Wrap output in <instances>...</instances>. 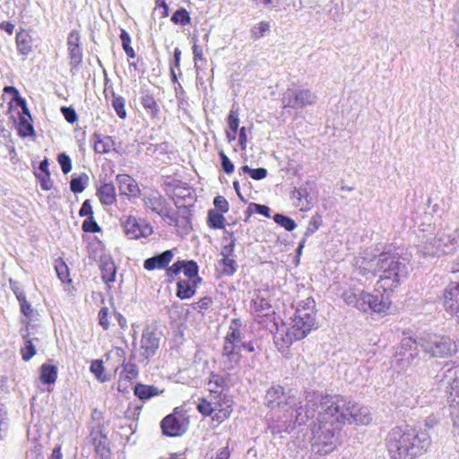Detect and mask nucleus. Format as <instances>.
Instances as JSON below:
<instances>
[{
	"label": "nucleus",
	"mask_w": 459,
	"mask_h": 459,
	"mask_svg": "<svg viewBox=\"0 0 459 459\" xmlns=\"http://www.w3.org/2000/svg\"><path fill=\"white\" fill-rule=\"evenodd\" d=\"M160 427L164 435L169 437H177L184 433L182 422L174 415L166 416L160 422Z\"/></svg>",
	"instance_id": "2eb2a0df"
},
{
	"label": "nucleus",
	"mask_w": 459,
	"mask_h": 459,
	"mask_svg": "<svg viewBox=\"0 0 459 459\" xmlns=\"http://www.w3.org/2000/svg\"><path fill=\"white\" fill-rule=\"evenodd\" d=\"M79 215L81 217H86V218H90V217L93 216L92 206H91V201L89 199L85 200L82 203V204L80 208V211H79Z\"/></svg>",
	"instance_id": "bf43d9fd"
},
{
	"label": "nucleus",
	"mask_w": 459,
	"mask_h": 459,
	"mask_svg": "<svg viewBox=\"0 0 459 459\" xmlns=\"http://www.w3.org/2000/svg\"><path fill=\"white\" fill-rule=\"evenodd\" d=\"M235 239H231L230 244L223 247L221 250L222 257L231 256L234 251Z\"/></svg>",
	"instance_id": "338daca9"
},
{
	"label": "nucleus",
	"mask_w": 459,
	"mask_h": 459,
	"mask_svg": "<svg viewBox=\"0 0 459 459\" xmlns=\"http://www.w3.org/2000/svg\"><path fill=\"white\" fill-rule=\"evenodd\" d=\"M21 311L26 316L30 317L33 312L31 305L26 300L22 299V302L20 303Z\"/></svg>",
	"instance_id": "0e129e2a"
},
{
	"label": "nucleus",
	"mask_w": 459,
	"mask_h": 459,
	"mask_svg": "<svg viewBox=\"0 0 459 459\" xmlns=\"http://www.w3.org/2000/svg\"><path fill=\"white\" fill-rule=\"evenodd\" d=\"M89 178L85 173H82L78 177L73 178L70 182V189L74 194L82 193L88 183Z\"/></svg>",
	"instance_id": "c85d7f7f"
},
{
	"label": "nucleus",
	"mask_w": 459,
	"mask_h": 459,
	"mask_svg": "<svg viewBox=\"0 0 459 459\" xmlns=\"http://www.w3.org/2000/svg\"><path fill=\"white\" fill-rule=\"evenodd\" d=\"M100 272L101 278L107 285L116 281L117 267L111 259L101 260Z\"/></svg>",
	"instance_id": "4be33fe9"
},
{
	"label": "nucleus",
	"mask_w": 459,
	"mask_h": 459,
	"mask_svg": "<svg viewBox=\"0 0 459 459\" xmlns=\"http://www.w3.org/2000/svg\"><path fill=\"white\" fill-rule=\"evenodd\" d=\"M116 181L121 195L135 197L140 193L137 182L127 174L117 175Z\"/></svg>",
	"instance_id": "4468645a"
},
{
	"label": "nucleus",
	"mask_w": 459,
	"mask_h": 459,
	"mask_svg": "<svg viewBox=\"0 0 459 459\" xmlns=\"http://www.w3.org/2000/svg\"><path fill=\"white\" fill-rule=\"evenodd\" d=\"M444 306L450 314L459 311V282L451 281L444 290Z\"/></svg>",
	"instance_id": "f8f14e48"
},
{
	"label": "nucleus",
	"mask_w": 459,
	"mask_h": 459,
	"mask_svg": "<svg viewBox=\"0 0 459 459\" xmlns=\"http://www.w3.org/2000/svg\"><path fill=\"white\" fill-rule=\"evenodd\" d=\"M316 96L308 90H299L294 93L293 108H304L315 102Z\"/></svg>",
	"instance_id": "b1692460"
},
{
	"label": "nucleus",
	"mask_w": 459,
	"mask_h": 459,
	"mask_svg": "<svg viewBox=\"0 0 459 459\" xmlns=\"http://www.w3.org/2000/svg\"><path fill=\"white\" fill-rule=\"evenodd\" d=\"M173 256L174 254L172 250H166L144 260L143 268L147 271L165 269L171 262Z\"/></svg>",
	"instance_id": "ddd939ff"
},
{
	"label": "nucleus",
	"mask_w": 459,
	"mask_h": 459,
	"mask_svg": "<svg viewBox=\"0 0 459 459\" xmlns=\"http://www.w3.org/2000/svg\"><path fill=\"white\" fill-rule=\"evenodd\" d=\"M321 422L328 425H340L346 423L356 425H368L372 421L369 410L341 394H324L319 399Z\"/></svg>",
	"instance_id": "f03ea898"
},
{
	"label": "nucleus",
	"mask_w": 459,
	"mask_h": 459,
	"mask_svg": "<svg viewBox=\"0 0 459 459\" xmlns=\"http://www.w3.org/2000/svg\"><path fill=\"white\" fill-rule=\"evenodd\" d=\"M317 198V191L315 185L307 181L296 187L291 194L292 204L301 212L312 209Z\"/></svg>",
	"instance_id": "1a4fd4ad"
},
{
	"label": "nucleus",
	"mask_w": 459,
	"mask_h": 459,
	"mask_svg": "<svg viewBox=\"0 0 459 459\" xmlns=\"http://www.w3.org/2000/svg\"><path fill=\"white\" fill-rule=\"evenodd\" d=\"M57 377V368L55 365L42 364L40 367V381L45 385L54 384Z\"/></svg>",
	"instance_id": "393cba45"
},
{
	"label": "nucleus",
	"mask_w": 459,
	"mask_h": 459,
	"mask_svg": "<svg viewBox=\"0 0 459 459\" xmlns=\"http://www.w3.org/2000/svg\"><path fill=\"white\" fill-rule=\"evenodd\" d=\"M241 169L255 180H262L267 176V169L264 168L251 169L249 166L244 165L241 167Z\"/></svg>",
	"instance_id": "58836bf2"
},
{
	"label": "nucleus",
	"mask_w": 459,
	"mask_h": 459,
	"mask_svg": "<svg viewBox=\"0 0 459 459\" xmlns=\"http://www.w3.org/2000/svg\"><path fill=\"white\" fill-rule=\"evenodd\" d=\"M285 335H287V333H285L283 330L277 329L273 338L275 346L282 354H284L287 351V346L284 340Z\"/></svg>",
	"instance_id": "49530a36"
},
{
	"label": "nucleus",
	"mask_w": 459,
	"mask_h": 459,
	"mask_svg": "<svg viewBox=\"0 0 459 459\" xmlns=\"http://www.w3.org/2000/svg\"><path fill=\"white\" fill-rule=\"evenodd\" d=\"M171 22L175 24L185 26L190 23L191 18L185 8H179L172 14Z\"/></svg>",
	"instance_id": "f704fd0d"
},
{
	"label": "nucleus",
	"mask_w": 459,
	"mask_h": 459,
	"mask_svg": "<svg viewBox=\"0 0 459 459\" xmlns=\"http://www.w3.org/2000/svg\"><path fill=\"white\" fill-rule=\"evenodd\" d=\"M316 302L311 297L306 298L297 305L296 312L291 319L289 329L290 341H299L305 338L316 325Z\"/></svg>",
	"instance_id": "39448f33"
},
{
	"label": "nucleus",
	"mask_w": 459,
	"mask_h": 459,
	"mask_svg": "<svg viewBox=\"0 0 459 459\" xmlns=\"http://www.w3.org/2000/svg\"><path fill=\"white\" fill-rule=\"evenodd\" d=\"M108 308L104 307L99 311V324L102 326L104 330H108L109 328V322L108 319Z\"/></svg>",
	"instance_id": "4d7b16f0"
},
{
	"label": "nucleus",
	"mask_w": 459,
	"mask_h": 459,
	"mask_svg": "<svg viewBox=\"0 0 459 459\" xmlns=\"http://www.w3.org/2000/svg\"><path fill=\"white\" fill-rule=\"evenodd\" d=\"M140 103L143 108L145 113L152 119H155L159 117L160 113V107L157 100H155L154 96L151 94L148 91H142Z\"/></svg>",
	"instance_id": "a211bd4d"
},
{
	"label": "nucleus",
	"mask_w": 459,
	"mask_h": 459,
	"mask_svg": "<svg viewBox=\"0 0 459 459\" xmlns=\"http://www.w3.org/2000/svg\"><path fill=\"white\" fill-rule=\"evenodd\" d=\"M162 220L167 222L169 225H175L178 226V217L172 212V208L168 205L165 209H163L162 212L159 214Z\"/></svg>",
	"instance_id": "79ce46f5"
},
{
	"label": "nucleus",
	"mask_w": 459,
	"mask_h": 459,
	"mask_svg": "<svg viewBox=\"0 0 459 459\" xmlns=\"http://www.w3.org/2000/svg\"><path fill=\"white\" fill-rule=\"evenodd\" d=\"M340 428H333L327 422L319 421L318 428L313 431L311 439L312 451L319 455H326L333 452L339 445Z\"/></svg>",
	"instance_id": "0eeeda50"
},
{
	"label": "nucleus",
	"mask_w": 459,
	"mask_h": 459,
	"mask_svg": "<svg viewBox=\"0 0 459 459\" xmlns=\"http://www.w3.org/2000/svg\"><path fill=\"white\" fill-rule=\"evenodd\" d=\"M450 389L449 402L451 406L459 405V380H453Z\"/></svg>",
	"instance_id": "a18cd8bd"
},
{
	"label": "nucleus",
	"mask_w": 459,
	"mask_h": 459,
	"mask_svg": "<svg viewBox=\"0 0 459 459\" xmlns=\"http://www.w3.org/2000/svg\"><path fill=\"white\" fill-rule=\"evenodd\" d=\"M119 37L121 39L122 48H123L124 51L126 52V56L130 58L135 57V52L130 45L131 44V37L128 34V32L126 31L125 30H122Z\"/></svg>",
	"instance_id": "4c0bfd02"
},
{
	"label": "nucleus",
	"mask_w": 459,
	"mask_h": 459,
	"mask_svg": "<svg viewBox=\"0 0 459 459\" xmlns=\"http://www.w3.org/2000/svg\"><path fill=\"white\" fill-rule=\"evenodd\" d=\"M125 106L126 100L122 96L113 93L112 107L114 108L117 117L121 119H125L126 117V110Z\"/></svg>",
	"instance_id": "473e14b6"
},
{
	"label": "nucleus",
	"mask_w": 459,
	"mask_h": 459,
	"mask_svg": "<svg viewBox=\"0 0 459 459\" xmlns=\"http://www.w3.org/2000/svg\"><path fill=\"white\" fill-rule=\"evenodd\" d=\"M270 23L268 22H260L259 23L255 24L251 29V39L253 40H257L260 38L264 37L266 32L270 30Z\"/></svg>",
	"instance_id": "2f4dec72"
},
{
	"label": "nucleus",
	"mask_w": 459,
	"mask_h": 459,
	"mask_svg": "<svg viewBox=\"0 0 459 459\" xmlns=\"http://www.w3.org/2000/svg\"><path fill=\"white\" fill-rule=\"evenodd\" d=\"M221 403L218 399L211 396V400L208 401L205 398H200L197 403L198 411L204 416H210L214 411L219 410L220 412L223 413V417L227 418L230 415L228 409H221Z\"/></svg>",
	"instance_id": "f3484780"
},
{
	"label": "nucleus",
	"mask_w": 459,
	"mask_h": 459,
	"mask_svg": "<svg viewBox=\"0 0 459 459\" xmlns=\"http://www.w3.org/2000/svg\"><path fill=\"white\" fill-rule=\"evenodd\" d=\"M17 50L20 54L27 56L31 51L30 40L28 35L18 33L16 36Z\"/></svg>",
	"instance_id": "c756f323"
},
{
	"label": "nucleus",
	"mask_w": 459,
	"mask_h": 459,
	"mask_svg": "<svg viewBox=\"0 0 459 459\" xmlns=\"http://www.w3.org/2000/svg\"><path fill=\"white\" fill-rule=\"evenodd\" d=\"M224 217L221 212L218 211L210 210L208 212V225L212 229L224 228Z\"/></svg>",
	"instance_id": "7c9ffc66"
},
{
	"label": "nucleus",
	"mask_w": 459,
	"mask_h": 459,
	"mask_svg": "<svg viewBox=\"0 0 459 459\" xmlns=\"http://www.w3.org/2000/svg\"><path fill=\"white\" fill-rule=\"evenodd\" d=\"M195 293V286L189 280H180L177 283V297L180 299H186L193 297Z\"/></svg>",
	"instance_id": "bb28decb"
},
{
	"label": "nucleus",
	"mask_w": 459,
	"mask_h": 459,
	"mask_svg": "<svg viewBox=\"0 0 459 459\" xmlns=\"http://www.w3.org/2000/svg\"><path fill=\"white\" fill-rule=\"evenodd\" d=\"M182 271L184 274L188 278L192 279L193 276H196L199 271L197 263L194 260H181Z\"/></svg>",
	"instance_id": "e433bc0d"
},
{
	"label": "nucleus",
	"mask_w": 459,
	"mask_h": 459,
	"mask_svg": "<svg viewBox=\"0 0 459 459\" xmlns=\"http://www.w3.org/2000/svg\"><path fill=\"white\" fill-rule=\"evenodd\" d=\"M221 262L224 265L223 273L228 275H232L237 270V263L230 256L222 257Z\"/></svg>",
	"instance_id": "09e8293b"
},
{
	"label": "nucleus",
	"mask_w": 459,
	"mask_h": 459,
	"mask_svg": "<svg viewBox=\"0 0 459 459\" xmlns=\"http://www.w3.org/2000/svg\"><path fill=\"white\" fill-rule=\"evenodd\" d=\"M21 354L23 360H30L36 354V348L30 339H25L24 346L21 349Z\"/></svg>",
	"instance_id": "a19ab883"
},
{
	"label": "nucleus",
	"mask_w": 459,
	"mask_h": 459,
	"mask_svg": "<svg viewBox=\"0 0 459 459\" xmlns=\"http://www.w3.org/2000/svg\"><path fill=\"white\" fill-rule=\"evenodd\" d=\"M61 112L65 117V119L70 123L74 124L75 121H77V114L75 112V109L72 107H63L61 108Z\"/></svg>",
	"instance_id": "3c124183"
},
{
	"label": "nucleus",
	"mask_w": 459,
	"mask_h": 459,
	"mask_svg": "<svg viewBox=\"0 0 459 459\" xmlns=\"http://www.w3.org/2000/svg\"><path fill=\"white\" fill-rule=\"evenodd\" d=\"M212 304V298L210 297H204L202 298L198 302H197V306H198V308L202 311V310H207L208 308L211 307Z\"/></svg>",
	"instance_id": "69168bd1"
},
{
	"label": "nucleus",
	"mask_w": 459,
	"mask_h": 459,
	"mask_svg": "<svg viewBox=\"0 0 459 459\" xmlns=\"http://www.w3.org/2000/svg\"><path fill=\"white\" fill-rule=\"evenodd\" d=\"M376 270L379 273V277L375 291L383 294L393 293L408 274L405 264L400 261V256L393 252L391 247L380 253L376 263Z\"/></svg>",
	"instance_id": "7ed1b4c3"
},
{
	"label": "nucleus",
	"mask_w": 459,
	"mask_h": 459,
	"mask_svg": "<svg viewBox=\"0 0 459 459\" xmlns=\"http://www.w3.org/2000/svg\"><path fill=\"white\" fill-rule=\"evenodd\" d=\"M58 278L65 282L68 279V267L64 262H57L55 265Z\"/></svg>",
	"instance_id": "5fc2aeb1"
},
{
	"label": "nucleus",
	"mask_w": 459,
	"mask_h": 459,
	"mask_svg": "<svg viewBox=\"0 0 459 459\" xmlns=\"http://www.w3.org/2000/svg\"><path fill=\"white\" fill-rule=\"evenodd\" d=\"M57 161L61 166V169L64 174H67L72 169V160L70 157L65 152L59 153L57 156Z\"/></svg>",
	"instance_id": "de8ad7c7"
},
{
	"label": "nucleus",
	"mask_w": 459,
	"mask_h": 459,
	"mask_svg": "<svg viewBox=\"0 0 459 459\" xmlns=\"http://www.w3.org/2000/svg\"><path fill=\"white\" fill-rule=\"evenodd\" d=\"M163 391H160L157 387L153 385H143L138 383L134 385V394L140 400H148L153 396L161 394Z\"/></svg>",
	"instance_id": "5701e85b"
},
{
	"label": "nucleus",
	"mask_w": 459,
	"mask_h": 459,
	"mask_svg": "<svg viewBox=\"0 0 459 459\" xmlns=\"http://www.w3.org/2000/svg\"><path fill=\"white\" fill-rule=\"evenodd\" d=\"M213 204L219 212L225 213L229 211V203L221 195H218L214 198Z\"/></svg>",
	"instance_id": "864d4df0"
},
{
	"label": "nucleus",
	"mask_w": 459,
	"mask_h": 459,
	"mask_svg": "<svg viewBox=\"0 0 459 459\" xmlns=\"http://www.w3.org/2000/svg\"><path fill=\"white\" fill-rule=\"evenodd\" d=\"M143 205L147 210L157 213L162 212L169 204L166 199L159 192H152L143 198Z\"/></svg>",
	"instance_id": "dca6fc26"
},
{
	"label": "nucleus",
	"mask_w": 459,
	"mask_h": 459,
	"mask_svg": "<svg viewBox=\"0 0 459 459\" xmlns=\"http://www.w3.org/2000/svg\"><path fill=\"white\" fill-rule=\"evenodd\" d=\"M424 351L433 358L447 359L458 351L456 342L449 336H434L432 339L425 340L422 343Z\"/></svg>",
	"instance_id": "6e6552de"
},
{
	"label": "nucleus",
	"mask_w": 459,
	"mask_h": 459,
	"mask_svg": "<svg viewBox=\"0 0 459 459\" xmlns=\"http://www.w3.org/2000/svg\"><path fill=\"white\" fill-rule=\"evenodd\" d=\"M71 68H75L82 60V50L80 46L68 47Z\"/></svg>",
	"instance_id": "c9c22d12"
},
{
	"label": "nucleus",
	"mask_w": 459,
	"mask_h": 459,
	"mask_svg": "<svg viewBox=\"0 0 459 459\" xmlns=\"http://www.w3.org/2000/svg\"><path fill=\"white\" fill-rule=\"evenodd\" d=\"M208 385L210 386V395L215 399H220L221 394L216 388H223L226 385L225 377L221 375L212 374Z\"/></svg>",
	"instance_id": "cd10ccee"
},
{
	"label": "nucleus",
	"mask_w": 459,
	"mask_h": 459,
	"mask_svg": "<svg viewBox=\"0 0 459 459\" xmlns=\"http://www.w3.org/2000/svg\"><path fill=\"white\" fill-rule=\"evenodd\" d=\"M250 206H253L255 208V212L261 214V215H264L267 218L270 217V208L266 205H264V204H251Z\"/></svg>",
	"instance_id": "e2e57ef3"
},
{
	"label": "nucleus",
	"mask_w": 459,
	"mask_h": 459,
	"mask_svg": "<svg viewBox=\"0 0 459 459\" xmlns=\"http://www.w3.org/2000/svg\"><path fill=\"white\" fill-rule=\"evenodd\" d=\"M385 445L391 459H416L428 452L431 437L426 429L404 424L388 431Z\"/></svg>",
	"instance_id": "f257e3e1"
},
{
	"label": "nucleus",
	"mask_w": 459,
	"mask_h": 459,
	"mask_svg": "<svg viewBox=\"0 0 459 459\" xmlns=\"http://www.w3.org/2000/svg\"><path fill=\"white\" fill-rule=\"evenodd\" d=\"M94 151L100 154H105L109 152L115 145L111 136H102L100 134H94Z\"/></svg>",
	"instance_id": "412c9836"
},
{
	"label": "nucleus",
	"mask_w": 459,
	"mask_h": 459,
	"mask_svg": "<svg viewBox=\"0 0 459 459\" xmlns=\"http://www.w3.org/2000/svg\"><path fill=\"white\" fill-rule=\"evenodd\" d=\"M67 46H80V33L78 30H74L69 33L67 38Z\"/></svg>",
	"instance_id": "680f3d73"
},
{
	"label": "nucleus",
	"mask_w": 459,
	"mask_h": 459,
	"mask_svg": "<svg viewBox=\"0 0 459 459\" xmlns=\"http://www.w3.org/2000/svg\"><path fill=\"white\" fill-rule=\"evenodd\" d=\"M374 294L372 292L350 287L343 290L342 298L346 305L365 314H376L381 317L391 314L393 301L390 294Z\"/></svg>",
	"instance_id": "20e7f679"
},
{
	"label": "nucleus",
	"mask_w": 459,
	"mask_h": 459,
	"mask_svg": "<svg viewBox=\"0 0 459 459\" xmlns=\"http://www.w3.org/2000/svg\"><path fill=\"white\" fill-rule=\"evenodd\" d=\"M8 426V418L7 412L4 408V405L0 403V438L3 439L4 437L2 435V431H5Z\"/></svg>",
	"instance_id": "603ef678"
},
{
	"label": "nucleus",
	"mask_w": 459,
	"mask_h": 459,
	"mask_svg": "<svg viewBox=\"0 0 459 459\" xmlns=\"http://www.w3.org/2000/svg\"><path fill=\"white\" fill-rule=\"evenodd\" d=\"M19 134L25 137L34 134L33 126L30 123L29 119L24 116L20 117L19 121Z\"/></svg>",
	"instance_id": "ea45409f"
},
{
	"label": "nucleus",
	"mask_w": 459,
	"mask_h": 459,
	"mask_svg": "<svg viewBox=\"0 0 459 459\" xmlns=\"http://www.w3.org/2000/svg\"><path fill=\"white\" fill-rule=\"evenodd\" d=\"M97 195L103 205H111L117 200L116 189L113 183H102L98 187Z\"/></svg>",
	"instance_id": "aec40b11"
},
{
	"label": "nucleus",
	"mask_w": 459,
	"mask_h": 459,
	"mask_svg": "<svg viewBox=\"0 0 459 459\" xmlns=\"http://www.w3.org/2000/svg\"><path fill=\"white\" fill-rule=\"evenodd\" d=\"M219 156L221 160V168L223 171L227 174H231L234 171L235 166L230 160V158L224 153V152H220Z\"/></svg>",
	"instance_id": "8fccbe9b"
},
{
	"label": "nucleus",
	"mask_w": 459,
	"mask_h": 459,
	"mask_svg": "<svg viewBox=\"0 0 459 459\" xmlns=\"http://www.w3.org/2000/svg\"><path fill=\"white\" fill-rule=\"evenodd\" d=\"M182 267L181 260H178L171 266H167L166 273L169 278L173 279L175 276L180 273Z\"/></svg>",
	"instance_id": "13d9d810"
},
{
	"label": "nucleus",
	"mask_w": 459,
	"mask_h": 459,
	"mask_svg": "<svg viewBox=\"0 0 459 459\" xmlns=\"http://www.w3.org/2000/svg\"><path fill=\"white\" fill-rule=\"evenodd\" d=\"M238 123H239V120H238V114L235 111L230 110V112L228 116V125H229L230 129L232 131V136H230V134H228V137L235 138V135L238 129Z\"/></svg>",
	"instance_id": "37998d69"
},
{
	"label": "nucleus",
	"mask_w": 459,
	"mask_h": 459,
	"mask_svg": "<svg viewBox=\"0 0 459 459\" xmlns=\"http://www.w3.org/2000/svg\"><path fill=\"white\" fill-rule=\"evenodd\" d=\"M82 229L85 232L96 233L101 230L100 227L98 225L94 217L86 218L82 225Z\"/></svg>",
	"instance_id": "c03bdc74"
},
{
	"label": "nucleus",
	"mask_w": 459,
	"mask_h": 459,
	"mask_svg": "<svg viewBox=\"0 0 459 459\" xmlns=\"http://www.w3.org/2000/svg\"><path fill=\"white\" fill-rule=\"evenodd\" d=\"M120 224L123 227L125 235L129 239L147 238L153 232L152 227L149 223L133 215H123L120 218Z\"/></svg>",
	"instance_id": "9d476101"
},
{
	"label": "nucleus",
	"mask_w": 459,
	"mask_h": 459,
	"mask_svg": "<svg viewBox=\"0 0 459 459\" xmlns=\"http://www.w3.org/2000/svg\"><path fill=\"white\" fill-rule=\"evenodd\" d=\"M241 321L232 319L226 336L224 337L221 364L226 370L236 368L241 359Z\"/></svg>",
	"instance_id": "423d86ee"
},
{
	"label": "nucleus",
	"mask_w": 459,
	"mask_h": 459,
	"mask_svg": "<svg viewBox=\"0 0 459 459\" xmlns=\"http://www.w3.org/2000/svg\"><path fill=\"white\" fill-rule=\"evenodd\" d=\"M124 372L126 373V377L127 378L135 377L138 375V369L135 364L133 363H126L124 364Z\"/></svg>",
	"instance_id": "052dcab7"
},
{
	"label": "nucleus",
	"mask_w": 459,
	"mask_h": 459,
	"mask_svg": "<svg viewBox=\"0 0 459 459\" xmlns=\"http://www.w3.org/2000/svg\"><path fill=\"white\" fill-rule=\"evenodd\" d=\"M4 91L5 93H8V94H12L13 95V99L17 102L20 99H22L21 96H20V93L18 91V90L13 87V86H5L4 89Z\"/></svg>",
	"instance_id": "774afa93"
},
{
	"label": "nucleus",
	"mask_w": 459,
	"mask_h": 459,
	"mask_svg": "<svg viewBox=\"0 0 459 459\" xmlns=\"http://www.w3.org/2000/svg\"><path fill=\"white\" fill-rule=\"evenodd\" d=\"M90 369H91V372L92 374H94V376L96 377V378L99 381H100L102 383L108 381V377H107L106 375H103L104 367H103L102 360H100V359L92 360L91 363Z\"/></svg>",
	"instance_id": "72a5a7b5"
},
{
	"label": "nucleus",
	"mask_w": 459,
	"mask_h": 459,
	"mask_svg": "<svg viewBox=\"0 0 459 459\" xmlns=\"http://www.w3.org/2000/svg\"><path fill=\"white\" fill-rule=\"evenodd\" d=\"M283 393L284 389L282 386L280 385L269 389L266 394V402L268 407H270L271 409L279 407L282 403L281 398Z\"/></svg>",
	"instance_id": "a878e982"
},
{
	"label": "nucleus",
	"mask_w": 459,
	"mask_h": 459,
	"mask_svg": "<svg viewBox=\"0 0 459 459\" xmlns=\"http://www.w3.org/2000/svg\"><path fill=\"white\" fill-rule=\"evenodd\" d=\"M251 310L257 317L268 316L273 313L272 306L266 298L255 295L251 302Z\"/></svg>",
	"instance_id": "6ab92c4d"
},
{
	"label": "nucleus",
	"mask_w": 459,
	"mask_h": 459,
	"mask_svg": "<svg viewBox=\"0 0 459 459\" xmlns=\"http://www.w3.org/2000/svg\"><path fill=\"white\" fill-rule=\"evenodd\" d=\"M37 178L40 182V186L43 190H50L53 186V181L50 178V173L47 174H36Z\"/></svg>",
	"instance_id": "6e6d98bb"
},
{
	"label": "nucleus",
	"mask_w": 459,
	"mask_h": 459,
	"mask_svg": "<svg viewBox=\"0 0 459 459\" xmlns=\"http://www.w3.org/2000/svg\"><path fill=\"white\" fill-rule=\"evenodd\" d=\"M160 337L161 333L156 328L147 327L143 330L140 342L141 350H143L141 356L146 360V363L156 354L160 347Z\"/></svg>",
	"instance_id": "9b49d317"
}]
</instances>
